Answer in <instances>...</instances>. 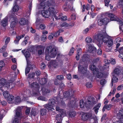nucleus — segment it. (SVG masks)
Returning <instances> with one entry per match:
<instances>
[{
	"label": "nucleus",
	"mask_w": 123,
	"mask_h": 123,
	"mask_svg": "<svg viewBox=\"0 0 123 123\" xmlns=\"http://www.w3.org/2000/svg\"><path fill=\"white\" fill-rule=\"evenodd\" d=\"M89 59V56L87 54L84 55L81 59L79 61V64L78 66V71L80 74H84L87 71L86 66L85 65V62H88Z\"/></svg>",
	"instance_id": "f257e3e1"
},
{
	"label": "nucleus",
	"mask_w": 123,
	"mask_h": 123,
	"mask_svg": "<svg viewBox=\"0 0 123 123\" xmlns=\"http://www.w3.org/2000/svg\"><path fill=\"white\" fill-rule=\"evenodd\" d=\"M87 101L86 102L85 107L87 109H89L96 103L95 98L93 97H89L87 99Z\"/></svg>",
	"instance_id": "f03ea898"
},
{
	"label": "nucleus",
	"mask_w": 123,
	"mask_h": 123,
	"mask_svg": "<svg viewBox=\"0 0 123 123\" xmlns=\"http://www.w3.org/2000/svg\"><path fill=\"white\" fill-rule=\"evenodd\" d=\"M55 103V100L53 98H51L49 99L48 103L45 104L43 105L44 107L48 110V111H52V109H55L53 108Z\"/></svg>",
	"instance_id": "7ed1b4c3"
},
{
	"label": "nucleus",
	"mask_w": 123,
	"mask_h": 123,
	"mask_svg": "<svg viewBox=\"0 0 123 123\" xmlns=\"http://www.w3.org/2000/svg\"><path fill=\"white\" fill-rule=\"evenodd\" d=\"M49 49V54L51 55V56L53 58L55 57L57 55V51L56 48L52 47L51 45L47 46L45 49Z\"/></svg>",
	"instance_id": "20e7f679"
},
{
	"label": "nucleus",
	"mask_w": 123,
	"mask_h": 123,
	"mask_svg": "<svg viewBox=\"0 0 123 123\" xmlns=\"http://www.w3.org/2000/svg\"><path fill=\"white\" fill-rule=\"evenodd\" d=\"M18 19L17 17H14L12 18V20L10 24L11 30L13 31L16 26L18 23Z\"/></svg>",
	"instance_id": "39448f33"
},
{
	"label": "nucleus",
	"mask_w": 123,
	"mask_h": 123,
	"mask_svg": "<svg viewBox=\"0 0 123 123\" xmlns=\"http://www.w3.org/2000/svg\"><path fill=\"white\" fill-rule=\"evenodd\" d=\"M109 19L106 18H101L99 19L98 21V25L101 26L103 25H106L109 22Z\"/></svg>",
	"instance_id": "423d86ee"
},
{
	"label": "nucleus",
	"mask_w": 123,
	"mask_h": 123,
	"mask_svg": "<svg viewBox=\"0 0 123 123\" xmlns=\"http://www.w3.org/2000/svg\"><path fill=\"white\" fill-rule=\"evenodd\" d=\"M92 114L90 113H83L81 116V119L83 121H86L91 117Z\"/></svg>",
	"instance_id": "0eeeda50"
},
{
	"label": "nucleus",
	"mask_w": 123,
	"mask_h": 123,
	"mask_svg": "<svg viewBox=\"0 0 123 123\" xmlns=\"http://www.w3.org/2000/svg\"><path fill=\"white\" fill-rule=\"evenodd\" d=\"M48 12H49V13L50 15L53 14L54 15V17L56 19H57L59 18H58V17L55 15V9L54 7H49L48 8Z\"/></svg>",
	"instance_id": "6e6552de"
},
{
	"label": "nucleus",
	"mask_w": 123,
	"mask_h": 123,
	"mask_svg": "<svg viewBox=\"0 0 123 123\" xmlns=\"http://www.w3.org/2000/svg\"><path fill=\"white\" fill-rule=\"evenodd\" d=\"M58 64L55 60H51L49 62V65L48 67L49 68H55L57 66Z\"/></svg>",
	"instance_id": "1a4fd4ad"
},
{
	"label": "nucleus",
	"mask_w": 123,
	"mask_h": 123,
	"mask_svg": "<svg viewBox=\"0 0 123 123\" xmlns=\"http://www.w3.org/2000/svg\"><path fill=\"white\" fill-rule=\"evenodd\" d=\"M103 36L102 34L98 33L95 36V38L97 41L100 43L101 42H102V39L103 38Z\"/></svg>",
	"instance_id": "9d476101"
},
{
	"label": "nucleus",
	"mask_w": 123,
	"mask_h": 123,
	"mask_svg": "<svg viewBox=\"0 0 123 123\" xmlns=\"http://www.w3.org/2000/svg\"><path fill=\"white\" fill-rule=\"evenodd\" d=\"M41 13L43 17L45 18H48L50 15L48 11L42 10Z\"/></svg>",
	"instance_id": "9b49d317"
},
{
	"label": "nucleus",
	"mask_w": 123,
	"mask_h": 123,
	"mask_svg": "<svg viewBox=\"0 0 123 123\" xmlns=\"http://www.w3.org/2000/svg\"><path fill=\"white\" fill-rule=\"evenodd\" d=\"M48 49H45V53L46 54L45 56V59L47 61H49L51 58H53L51 56V55L49 54V50Z\"/></svg>",
	"instance_id": "f8f14e48"
},
{
	"label": "nucleus",
	"mask_w": 123,
	"mask_h": 123,
	"mask_svg": "<svg viewBox=\"0 0 123 123\" xmlns=\"http://www.w3.org/2000/svg\"><path fill=\"white\" fill-rule=\"evenodd\" d=\"M90 68L91 70L92 71L93 74H95L97 71H98V69L96 68V66L94 64H92L90 66Z\"/></svg>",
	"instance_id": "ddd939ff"
},
{
	"label": "nucleus",
	"mask_w": 123,
	"mask_h": 123,
	"mask_svg": "<svg viewBox=\"0 0 123 123\" xmlns=\"http://www.w3.org/2000/svg\"><path fill=\"white\" fill-rule=\"evenodd\" d=\"M19 23L21 26H23L27 24V22L25 18H22L20 19Z\"/></svg>",
	"instance_id": "4468645a"
},
{
	"label": "nucleus",
	"mask_w": 123,
	"mask_h": 123,
	"mask_svg": "<svg viewBox=\"0 0 123 123\" xmlns=\"http://www.w3.org/2000/svg\"><path fill=\"white\" fill-rule=\"evenodd\" d=\"M101 103H99L98 104H97L93 108V109L94 110V111L96 114H97L98 113L99 109L101 107Z\"/></svg>",
	"instance_id": "2eb2a0df"
},
{
	"label": "nucleus",
	"mask_w": 123,
	"mask_h": 123,
	"mask_svg": "<svg viewBox=\"0 0 123 123\" xmlns=\"http://www.w3.org/2000/svg\"><path fill=\"white\" fill-rule=\"evenodd\" d=\"M41 90L42 92V94L43 95H45L50 92V90L46 89L44 87H42L41 89Z\"/></svg>",
	"instance_id": "dca6fc26"
},
{
	"label": "nucleus",
	"mask_w": 123,
	"mask_h": 123,
	"mask_svg": "<svg viewBox=\"0 0 123 123\" xmlns=\"http://www.w3.org/2000/svg\"><path fill=\"white\" fill-rule=\"evenodd\" d=\"M96 72L95 74H96V76L97 78L102 79L104 78V75L103 73L98 71H97Z\"/></svg>",
	"instance_id": "f3484780"
},
{
	"label": "nucleus",
	"mask_w": 123,
	"mask_h": 123,
	"mask_svg": "<svg viewBox=\"0 0 123 123\" xmlns=\"http://www.w3.org/2000/svg\"><path fill=\"white\" fill-rule=\"evenodd\" d=\"M47 82V79L46 78H43L39 79V82L41 85H44Z\"/></svg>",
	"instance_id": "a211bd4d"
},
{
	"label": "nucleus",
	"mask_w": 123,
	"mask_h": 123,
	"mask_svg": "<svg viewBox=\"0 0 123 123\" xmlns=\"http://www.w3.org/2000/svg\"><path fill=\"white\" fill-rule=\"evenodd\" d=\"M64 115H65L61 114V113L57 115L56 117V120L58 121L61 122L62 120L63 117Z\"/></svg>",
	"instance_id": "6ab92c4d"
},
{
	"label": "nucleus",
	"mask_w": 123,
	"mask_h": 123,
	"mask_svg": "<svg viewBox=\"0 0 123 123\" xmlns=\"http://www.w3.org/2000/svg\"><path fill=\"white\" fill-rule=\"evenodd\" d=\"M88 51L89 52L92 53L93 51L96 50V48L94 47H93L92 45V44H89L88 45Z\"/></svg>",
	"instance_id": "aec40b11"
},
{
	"label": "nucleus",
	"mask_w": 123,
	"mask_h": 123,
	"mask_svg": "<svg viewBox=\"0 0 123 123\" xmlns=\"http://www.w3.org/2000/svg\"><path fill=\"white\" fill-rule=\"evenodd\" d=\"M1 25L4 27H5L7 25V20L6 18L2 19L1 22Z\"/></svg>",
	"instance_id": "412c9836"
},
{
	"label": "nucleus",
	"mask_w": 123,
	"mask_h": 123,
	"mask_svg": "<svg viewBox=\"0 0 123 123\" xmlns=\"http://www.w3.org/2000/svg\"><path fill=\"white\" fill-rule=\"evenodd\" d=\"M112 75V76L111 80L112 83H115L117 82L118 80V79L117 77H116V75L114 74H113Z\"/></svg>",
	"instance_id": "4be33fe9"
},
{
	"label": "nucleus",
	"mask_w": 123,
	"mask_h": 123,
	"mask_svg": "<svg viewBox=\"0 0 123 123\" xmlns=\"http://www.w3.org/2000/svg\"><path fill=\"white\" fill-rule=\"evenodd\" d=\"M56 110L60 112L59 113H61L62 115H65V113L64 110L62 109H60V107L58 106H56L55 107Z\"/></svg>",
	"instance_id": "5701e85b"
},
{
	"label": "nucleus",
	"mask_w": 123,
	"mask_h": 123,
	"mask_svg": "<svg viewBox=\"0 0 123 123\" xmlns=\"http://www.w3.org/2000/svg\"><path fill=\"white\" fill-rule=\"evenodd\" d=\"M108 16L110 18V19L112 21L116 20V19L114 17L115 15L113 14L109 13L108 14Z\"/></svg>",
	"instance_id": "b1692460"
},
{
	"label": "nucleus",
	"mask_w": 123,
	"mask_h": 123,
	"mask_svg": "<svg viewBox=\"0 0 123 123\" xmlns=\"http://www.w3.org/2000/svg\"><path fill=\"white\" fill-rule=\"evenodd\" d=\"M31 88H34L38 89L39 87V85L37 83L35 82L31 83Z\"/></svg>",
	"instance_id": "393cba45"
},
{
	"label": "nucleus",
	"mask_w": 123,
	"mask_h": 123,
	"mask_svg": "<svg viewBox=\"0 0 123 123\" xmlns=\"http://www.w3.org/2000/svg\"><path fill=\"white\" fill-rule=\"evenodd\" d=\"M76 105L75 102L73 100H71L68 104V105L69 107L73 108Z\"/></svg>",
	"instance_id": "a878e982"
},
{
	"label": "nucleus",
	"mask_w": 123,
	"mask_h": 123,
	"mask_svg": "<svg viewBox=\"0 0 123 123\" xmlns=\"http://www.w3.org/2000/svg\"><path fill=\"white\" fill-rule=\"evenodd\" d=\"M105 43L107 44L108 47H110L113 44V41L112 39L110 38Z\"/></svg>",
	"instance_id": "bb28decb"
},
{
	"label": "nucleus",
	"mask_w": 123,
	"mask_h": 123,
	"mask_svg": "<svg viewBox=\"0 0 123 123\" xmlns=\"http://www.w3.org/2000/svg\"><path fill=\"white\" fill-rule=\"evenodd\" d=\"M109 37L108 36H103V38L102 39V43L104 42L106 43L108 40L109 39Z\"/></svg>",
	"instance_id": "cd10ccee"
},
{
	"label": "nucleus",
	"mask_w": 123,
	"mask_h": 123,
	"mask_svg": "<svg viewBox=\"0 0 123 123\" xmlns=\"http://www.w3.org/2000/svg\"><path fill=\"white\" fill-rule=\"evenodd\" d=\"M76 112L74 111H70L68 112V115L69 117H74L75 116Z\"/></svg>",
	"instance_id": "c85d7f7f"
},
{
	"label": "nucleus",
	"mask_w": 123,
	"mask_h": 123,
	"mask_svg": "<svg viewBox=\"0 0 123 123\" xmlns=\"http://www.w3.org/2000/svg\"><path fill=\"white\" fill-rule=\"evenodd\" d=\"M121 70V69L119 68H116L114 70V73L119 75L120 74Z\"/></svg>",
	"instance_id": "c756f323"
},
{
	"label": "nucleus",
	"mask_w": 123,
	"mask_h": 123,
	"mask_svg": "<svg viewBox=\"0 0 123 123\" xmlns=\"http://www.w3.org/2000/svg\"><path fill=\"white\" fill-rule=\"evenodd\" d=\"M86 104V102L85 103L83 100L80 101V108H83L85 107V105Z\"/></svg>",
	"instance_id": "7c9ffc66"
},
{
	"label": "nucleus",
	"mask_w": 123,
	"mask_h": 123,
	"mask_svg": "<svg viewBox=\"0 0 123 123\" xmlns=\"http://www.w3.org/2000/svg\"><path fill=\"white\" fill-rule=\"evenodd\" d=\"M47 111V110L45 109H41L40 111V114L42 116L46 114Z\"/></svg>",
	"instance_id": "2f4dec72"
},
{
	"label": "nucleus",
	"mask_w": 123,
	"mask_h": 123,
	"mask_svg": "<svg viewBox=\"0 0 123 123\" xmlns=\"http://www.w3.org/2000/svg\"><path fill=\"white\" fill-rule=\"evenodd\" d=\"M70 92L69 91H65L63 93L64 98H67L69 97L70 95Z\"/></svg>",
	"instance_id": "473e14b6"
},
{
	"label": "nucleus",
	"mask_w": 123,
	"mask_h": 123,
	"mask_svg": "<svg viewBox=\"0 0 123 123\" xmlns=\"http://www.w3.org/2000/svg\"><path fill=\"white\" fill-rule=\"evenodd\" d=\"M14 96L12 95H10L6 98L8 101H11L14 99Z\"/></svg>",
	"instance_id": "72a5a7b5"
},
{
	"label": "nucleus",
	"mask_w": 123,
	"mask_h": 123,
	"mask_svg": "<svg viewBox=\"0 0 123 123\" xmlns=\"http://www.w3.org/2000/svg\"><path fill=\"white\" fill-rule=\"evenodd\" d=\"M37 99L38 100H41L44 101H47L48 100L45 97L41 96H40L38 97L37 98Z\"/></svg>",
	"instance_id": "f704fd0d"
},
{
	"label": "nucleus",
	"mask_w": 123,
	"mask_h": 123,
	"mask_svg": "<svg viewBox=\"0 0 123 123\" xmlns=\"http://www.w3.org/2000/svg\"><path fill=\"white\" fill-rule=\"evenodd\" d=\"M3 95L5 98L6 99L10 95L8 91H6L3 93Z\"/></svg>",
	"instance_id": "c9c22d12"
},
{
	"label": "nucleus",
	"mask_w": 123,
	"mask_h": 123,
	"mask_svg": "<svg viewBox=\"0 0 123 123\" xmlns=\"http://www.w3.org/2000/svg\"><path fill=\"white\" fill-rule=\"evenodd\" d=\"M6 81V80L2 78L0 80V84L3 86H4L5 85Z\"/></svg>",
	"instance_id": "e433bc0d"
},
{
	"label": "nucleus",
	"mask_w": 123,
	"mask_h": 123,
	"mask_svg": "<svg viewBox=\"0 0 123 123\" xmlns=\"http://www.w3.org/2000/svg\"><path fill=\"white\" fill-rule=\"evenodd\" d=\"M7 45L6 44L4 45L0 49V52L2 53L6 50L7 47Z\"/></svg>",
	"instance_id": "4c0bfd02"
},
{
	"label": "nucleus",
	"mask_w": 123,
	"mask_h": 123,
	"mask_svg": "<svg viewBox=\"0 0 123 123\" xmlns=\"http://www.w3.org/2000/svg\"><path fill=\"white\" fill-rule=\"evenodd\" d=\"M24 55L27 59V58H29L30 56V52L28 51H26L24 54Z\"/></svg>",
	"instance_id": "58836bf2"
},
{
	"label": "nucleus",
	"mask_w": 123,
	"mask_h": 123,
	"mask_svg": "<svg viewBox=\"0 0 123 123\" xmlns=\"http://www.w3.org/2000/svg\"><path fill=\"white\" fill-rule=\"evenodd\" d=\"M99 60V57H98L97 58H94L93 59L92 61V62L93 64H97Z\"/></svg>",
	"instance_id": "ea45409f"
},
{
	"label": "nucleus",
	"mask_w": 123,
	"mask_h": 123,
	"mask_svg": "<svg viewBox=\"0 0 123 123\" xmlns=\"http://www.w3.org/2000/svg\"><path fill=\"white\" fill-rule=\"evenodd\" d=\"M110 63L111 64L113 65H114L116 63V61L114 59H112L111 60V61H110V60H107V64L109 63Z\"/></svg>",
	"instance_id": "a19ab883"
},
{
	"label": "nucleus",
	"mask_w": 123,
	"mask_h": 123,
	"mask_svg": "<svg viewBox=\"0 0 123 123\" xmlns=\"http://www.w3.org/2000/svg\"><path fill=\"white\" fill-rule=\"evenodd\" d=\"M117 115L118 116L123 118V110H119Z\"/></svg>",
	"instance_id": "79ce46f5"
},
{
	"label": "nucleus",
	"mask_w": 123,
	"mask_h": 123,
	"mask_svg": "<svg viewBox=\"0 0 123 123\" xmlns=\"http://www.w3.org/2000/svg\"><path fill=\"white\" fill-rule=\"evenodd\" d=\"M74 48L73 47H72L70 49L68 53V55H72L74 53Z\"/></svg>",
	"instance_id": "37998d69"
},
{
	"label": "nucleus",
	"mask_w": 123,
	"mask_h": 123,
	"mask_svg": "<svg viewBox=\"0 0 123 123\" xmlns=\"http://www.w3.org/2000/svg\"><path fill=\"white\" fill-rule=\"evenodd\" d=\"M19 10V6L17 5H15L13 7V11L14 12H16Z\"/></svg>",
	"instance_id": "c03bdc74"
},
{
	"label": "nucleus",
	"mask_w": 123,
	"mask_h": 123,
	"mask_svg": "<svg viewBox=\"0 0 123 123\" xmlns=\"http://www.w3.org/2000/svg\"><path fill=\"white\" fill-rule=\"evenodd\" d=\"M106 81L105 79H102L100 81V84L102 86L105 85L106 83Z\"/></svg>",
	"instance_id": "a18cd8bd"
},
{
	"label": "nucleus",
	"mask_w": 123,
	"mask_h": 123,
	"mask_svg": "<svg viewBox=\"0 0 123 123\" xmlns=\"http://www.w3.org/2000/svg\"><path fill=\"white\" fill-rule=\"evenodd\" d=\"M96 25L94 24H92L89 27V29L90 30H92L95 29L96 27Z\"/></svg>",
	"instance_id": "49530a36"
},
{
	"label": "nucleus",
	"mask_w": 123,
	"mask_h": 123,
	"mask_svg": "<svg viewBox=\"0 0 123 123\" xmlns=\"http://www.w3.org/2000/svg\"><path fill=\"white\" fill-rule=\"evenodd\" d=\"M119 22L120 24L121 25L119 26L120 30L122 31V32H123V22L120 20Z\"/></svg>",
	"instance_id": "de8ad7c7"
},
{
	"label": "nucleus",
	"mask_w": 123,
	"mask_h": 123,
	"mask_svg": "<svg viewBox=\"0 0 123 123\" xmlns=\"http://www.w3.org/2000/svg\"><path fill=\"white\" fill-rule=\"evenodd\" d=\"M12 84V83H11L7 82H6L5 85L4 86L5 87H6L7 88H10V85Z\"/></svg>",
	"instance_id": "09e8293b"
},
{
	"label": "nucleus",
	"mask_w": 123,
	"mask_h": 123,
	"mask_svg": "<svg viewBox=\"0 0 123 123\" xmlns=\"http://www.w3.org/2000/svg\"><path fill=\"white\" fill-rule=\"evenodd\" d=\"M61 81L56 79L54 81V84L57 85H59L61 82Z\"/></svg>",
	"instance_id": "8fccbe9b"
},
{
	"label": "nucleus",
	"mask_w": 123,
	"mask_h": 123,
	"mask_svg": "<svg viewBox=\"0 0 123 123\" xmlns=\"http://www.w3.org/2000/svg\"><path fill=\"white\" fill-rule=\"evenodd\" d=\"M28 49L31 52H33L35 51V47L31 46L28 47Z\"/></svg>",
	"instance_id": "3c124183"
},
{
	"label": "nucleus",
	"mask_w": 123,
	"mask_h": 123,
	"mask_svg": "<svg viewBox=\"0 0 123 123\" xmlns=\"http://www.w3.org/2000/svg\"><path fill=\"white\" fill-rule=\"evenodd\" d=\"M30 68L28 67H27L25 69V74L26 75L27 74L30 72Z\"/></svg>",
	"instance_id": "603ef678"
},
{
	"label": "nucleus",
	"mask_w": 123,
	"mask_h": 123,
	"mask_svg": "<svg viewBox=\"0 0 123 123\" xmlns=\"http://www.w3.org/2000/svg\"><path fill=\"white\" fill-rule=\"evenodd\" d=\"M85 41L87 43H89L91 42L92 41V39L91 38L87 37L86 38Z\"/></svg>",
	"instance_id": "864d4df0"
},
{
	"label": "nucleus",
	"mask_w": 123,
	"mask_h": 123,
	"mask_svg": "<svg viewBox=\"0 0 123 123\" xmlns=\"http://www.w3.org/2000/svg\"><path fill=\"white\" fill-rule=\"evenodd\" d=\"M57 79L61 81V80L64 79V76L63 75H58L56 76Z\"/></svg>",
	"instance_id": "5fc2aeb1"
},
{
	"label": "nucleus",
	"mask_w": 123,
	"mask_h": 123,
	"mask_svg": "<svg viewBox=\"0 0 123 123\" xmlns=\"http://www.w3.org/2000/svg\"><path fill=\"white\" fill-rule=\"evenodd\" d=\"M86 86L87 88H89L92 87V85L91 82H88L86 84Z\"/></svg>",
	"instance_id": "6e6d98bb"
},
{
	"label": "nucleus",
	"mask_w": 123,
	"mask_h": 123,
	"mask_svg": "<svg viewBox=\"0 0 123 123\" xmlns=\"http://www.w3.org/2000/svg\"><path fill=\"white\" fill-rule=\"evenodd\" d=\"M46 66L43 62H42L41 64L40 67L42 69H44L46 68Z\"/></svg>",
	"instance_id": "4d7b16f0"
},
{
	"label": "nucleus",
	"mask_w": 123,
	"mask_h": 123,
	"mask_svg": "<svg viewBox=\"0 0 123 123\" xmlns=\"http://www.w3.org/2000/svg\"><path fill=\"white\" fill-rule=\"evenodd\" d=\"M35 73L34 72H33L31 74H29L28 75V78H34L35 76Z\"/></svg>",
	"instance_id": "13d9d810"
},
{
	"label": "nucleus",
	"mask_w": 123,
	"mask_h": 123,
	"mask_svg": "<svg viewBox=\"0 0 123 123\" xmlns=\"http://www.w3.org/2000/svg\"><path fill=\"white\" fill-rule=\"evenodd\" d=\"M7 103L6 101L3 100L1 101L0 100V104H1L2 105L5 106L7 105Z\"/></svg>",
	"instance_id": "bf43d9fd"
},
{
	"label": "nucleus",
	"mask_w": 123,
	"mask_h": 123,
	"mask_svg": "<svg viewBox=\"0 0 123 123\" xmlns=\"http://www.w3.org/2000/svg\"><path fill=\"white\" fill-rule=\"evenodd\" d=\"M37 49H43L44 51L45 49V47L44 46L42 45H38L37 46Z\"/></svg>",
	"instance_id": "052dcab7"
},
{
	"label": "nucleus",
	"mask_w": 123,
	"mask_h": 123,
	"mask_svg": "<svg viewBox=\"0 0 123 123\" xmlns=\"http://www.w3.org/2000/svg\"><path fill=\"white\" fill-rule=\"evenodd\" d=\"M119 4L120 6H121L123 8L122 13L123 14V0H119Z\"/></svg>",
	"instance_id": "680f3d73"
},
{
	"label": "nucleus",
	"mask_w": 123,
	"mask_h": 123,
	"mask_svg": "<svg viewBox=\"0 0 123 123\" xmlns=\"http://www.w3.org/2000/svg\"><path fill=\"white\" fill-rule=\"evenodd\" d=\"M61 26L62 27L65 26L66 27H68V23L66 22H64L62 23V24H61Z\"/></svg>",
	"instance_id": "e2e57ef3"
},
{
	"label": "nucleus",
	"mask_w": 123,
	"mask_h": 123,
	"mask_svg": "<svg viewBox=\"0 0 123 123\" xmlns=\"http://www.w3.org/2000/svg\"><path fill=\"white\" fill-rule=\"evenodd\" d=\"M21 98L19 96L15 98V101L16 102H19L21 101Z\"/></svg>",
	"instance_id": "0e129e2a"
},
{
	"label": "nucleus",
	"mask_w": 123,
	"mask_h": 123,
	"mask_svg": "<svg viewBox=\"0 0 123 123\" xmlns=\"http://www.w3.org/2000/svg\"><path fill=\"white\" fill-rule=\"evenodd\" d=\"M62 8L63 10L65 11H67L68 9L67 8V4H64L62 6Z\"/></svg>",
	"instance_id": "69168bd1"
},
{
	"label": "nucleus",
	"mask_w": 123,
	"mask_h": 123,
	"mask_svg": "<svg viewBox=\"0 0 123 123\" xmlns=\"http://www.w3.org/2000/svg\"><path fill=\"white\" fill-rule=\"evenodd\" d=\"M68 27H73L74 25V22L73 21H71L70 23H68Z\"/></svg>",
	"instance_id": "338daca9"
},
{
	"label": "nucleus",
	"mask_w": 123,
	"mask_h": 123,
	"mask_svg": "<svg viewBox=\"0 0 123 123\" xmlns=\"http://www.w3.org/2000/svg\"><path fill=\"white\" fill-rule=\"evenodd\" d=\"M106 105L105 107L106 109H107V110L109 111L111 109L112 106L111 104H109L108 105Z\"/></svg>",
	"instance_id": "774afa93"
}]
</instances>
